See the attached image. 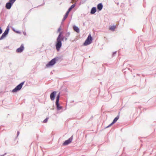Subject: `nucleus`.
Wrapping results in <instances>:
<instances>
[{
	"mask_svg": "<svg viewBox=\"0 0 156 156\" xmlns=\"http://www.w3.org/2000/svg\"><path fill=\"white\" fill-rule=\"evenodd\" d=\"M61 30V27H60L58 28L57 30V32H60V34L58 36L56 40V47L57 51H59L60 48L61 47L62 45L61 41H62L63 40V38L61 37V35L62 33L60 32Z\"/></svg>",
	"mask_w": 156,
	"mask_h": 156,
	"instance_id": "f257e3e1",
	"label": "nucleus"
},
{
	"mask_svg": "<svg viewBox=\"0 0 156 156\" xmlns=\"http://www.w3.org/2000/svg\"><path fill=\"white\" fill-rule=\"evenodd\" d=\"M92 40V37L90 34H89L87 38L83 43V45L86 46L88 45L91 43Z\"/></svg>",
	"mask_w": 156,
	"mask_h": 156,
	"instance_id": "f03ea898",
	"label": "nucleus"
},
{
	"mask_svg": "<svg viewBox=\"0 0 156 156\" xmlns=\"http://www.w3.org/2000/svg\"><path fill=\"white\" fill-rule=\"evenodd\" d=\"M24 82H23L17 86L12 90V92H16L17 91L20 90L22 88L23 85L24 84Z\"/></svg>",
	"mask_w": 156,
	"mask_h": 156,
	"instance_id": "7ed1b4c3",
	"label": "nucleus"
},
{
	"mask_svg": "<svg viewBox=\"0 0 156 156\" xmlns=\"http://www.w3.org/2000/svg\"><path fill=\"white\" fill-rule=\"evenodd\" d=\"M16 0H9V2L7 3L5 5L6 8L7 9H10L12 5L13 4Z\"/></svg>",
	"mask_w": 156,
	"mask_h": 156,
	"instance_id": "20e7f679",
	"label": "nucleus"
},
{
	"mask_svg": "<svg viewBox=\"0 0 156 156\" xmlns=\"http://www.w3.org/2000/svg\"><path fill=\"white\" fill-rule=\"evenodd\" d=\"M59 97L60 95L59 94H58V95L56 97V105L57 108V109L58 110H59L61 108V107L59 106V105L58 103Z\"/></svg>",
	"mask_w": 156,
	"mask_h": 156,
	"instance_id": "39448f33",
	"label": "nucleus"
},
{
	"mask_svg": "<svg viewBox=\"0 0 156 156\" xmlns=\"http://www.w3.org/2000/svg\"><path fill=\"white\" fill-rule=\"evenodd\" d=\"M56 59L55 58L53 59L46 65L48 67L50 66L53 65L56 63Z\"/></svg>",
	"mask_w": 156,
	"mask_h": 156,
	"instance_id": "423d86ee",
	"label": "nucleus"
},
{
	"mask_svg": "<svg viewBox=\"0 0 156 156\" xmlns=\"http://www.w3.org/2000/svg\"><path fill=\"white\" fill-rule=\"evenodd\" d=\"M9 30V28H7L4 32L2 35V36L0 37V40L3 39L5 37L6 35L8 33Z\"/></svg>",
	"mask_w": 156,
	"mask_h": 156,
	"instance_id": "0eeeda50",
	"label": "nucleus"
},
{
	"mask_svg": "<svg viewBox=\"0 0 156 156\" xmlns=\"http://www.w3.org/2000/svg\"><path fill=\"white\" fill-rule=\"evenodd\" d=\"M56 93V91H53L51 94L50 98L52 101H53L55 99Z\"/></svg>",
	"mask_w": 156,
	"mask_h": 156,
	"instance_id": "6e6552de",
	"label": "nucleus"
},
{
	"mask_svg": "<svg viewBox=\"0 0 156 156\" xmlns=\"http://www.w3.org/2000/svg\"><path fill=\"white\" fill-rule=\"evenodd\" d=\"M73 138H72V137L69 138V139L65 141V142L63 143V145H68V144H69L71 142Z\"/></svg>",
	"mask_w": 156,
	"mask_h": 156,
	"instance_id": "1a4fd4ad",
	"label": "nucleus"
},
{
	"mask_svg": "<svg viewBox=\"0 0 156 156\" xmlns=\"http://www.w3.org/2000/svg\"><path fill=\"white\" fill-rule=\"evenodd\" d=\"M24 49V47L23 44H22L20 48L16 50V52L18 53L21 52Z\"/></svg>",
	"mask_w": 156,
	"mask_h": 156,
	"instance_id": "9d476101",
	"label": "nucleus"
},
{
	"mask_svg": "<svg viewBox=\"0 0 156 156\" xmlns=\"http://www.w3.org/2000/svg\"><path fill=\"white\" fill-rule=\"evenodd\" d=\"M119 116H117L114 119V120L112 122L111 124H110L107 127L111 126L114 123H115L117 121V120L119 119Z\"/></svg>",
	"mask_w": 156,
	"mask_h": 156,
	"instance_id": "9b49d317",
	"label": "nucleus"
},
{
	"mask_svg": "<svg viewBox=\"0 0 156 156\" xmlns=\"http://www.w3.org/2000/svg\"><path fill=\"white\" fill-rule=\"evenodd\" d=\"M103 8V5L101 3H99L97 5V8L99 10H101Z\"/></svg>",
	"mask_w": 156,
	"mask_h": 156,
	"instance_id": "f8f14e48",
	"label": "nucleus"
},
{
	"mask_svg": "<svg viewBox=\"0 0 156 156\" xmlns=\"http://www.w3.org/2000/svg\"><path fill=\"white\" fill-rule=\"evenodd\" d=\"M73 29L77 33H79V29L78 28V27H76L75 26H74L73 27Z\"/></svg>",
	"mask_w": 156,
	"mask_h": 156,
	"instance_id": "ddd939ff",
	"label": "nucleus"
},
{
	"mask_svg": "<svg viewBox=\"0 0 156 156\" xmlns=\"http://www.w3.org/2000/svg\"><path fill=\"white\" fill-rule=\"evenodd\" d=\"M96 11V8L95 7H93L91 10V13L93 14Z\"/></svg>",
	"mask_w": 156,
	"mask_h": 156,
	"instance_id": "4468645a",
	"label": "nucleus"
},
{
	"mask_svg": "<svg viewBox=\"0 0 156 156\" xmlns=\"http://www.w3.org/2000/svg\"><path fill=\"white\" fill-rule=\"evenodd\" d=\"M116 28V27L115 26H111L110 28L109 29L110 30H111L112 31H114L115 29Z\"/></svg>",
	"mask_w": 156,
	"mask_h": 156,
	"instance_id": "2eb2a0df",
	"label": "nucleus"
},
{
	"mask_svg": "<svg viewBox=\"0 0 156 156\" xmlns=\"http://www.w3.org/2000/svg\"><path fill=\"white\" fill-rule=\"evenodd\" d=\"M69 14V12H67L66 14H65V15L64 16V18H63V21L65 20L67 18Z\"/></svg>",
	"mask_w": 156,
	"mask_h": 156,
	"instance_id": "dca6fc26",
	"label": "nucleus"
},
{
	"mask_svg": "<svg viewBox=\"0 0 156 156\" xmlns=\"http://www.w3.org/2000/svg\"><path fill=\"white\" fill-rule=\"evenodd\" d=\"M75 6V5L74 4H73V5H72L70 7L69 9L67 11V12H68L69 13V12L71 11V9L73 8Z\"/></svg>",
	"mask_w": 156,
	"mask_h": 156,
	"instance_id": "f3484780",
	"label": "nucleus"
},
{
	"mask_svg": "<svg viewBox=\"0 0 156 156\" xmlns=\"http://www.w3.org/2000/svg\"><path fill=\"white\" fill-rule=\"evenodd\" d=\"M48 118H46V119H45L43 121V122L44 123H46L48 120Z\"/></svg>",
	"mask_w": 156,
	"mask_h": 156,
	"instance_id": "a211bd4d",
	"label": "nucleus"
},
{
	"mask_svg": "<svg viewBox=\"0 0 156 156\" xmlns=\"http://www.w3.org/2000/svg\"><path fill=\"white\" fill-rule=\"evenodd\" d=\"M70 35V33H67L66 34V37H68Z\"/></svg>",
	"mask_w": 156,
	"mask_h": 156,
	"instance_id": "6ab92c4d",
	"label": "nucleus"
},
{
	"mask_svg": "<svg viewBox=\"0 0 156 156\" xmlns=\"http://www.w3.org/2000/svg\"><path fill=\"white\" fill-rule=\"evenodd\" d=\"M2 32V30L0 28V34H1Z\"/></svg>",
	"mask_w": 156,
	"mask_h": 156,
	"instance_id": "aec40b11",
	"label": "nucleus"
},
{
	"mask_svg": "<svg viewBox=\"0 0 156 156\" xmlns=\"http://www.w3.org/2000/svg\"><path fill=\"white\" fill-rule=\"evenodd\" d=\"M23 34H24V35H26V32H23Z\"/></svg>",
	"mask_w": 156,
	"mask_h": 156,
	"instance_id": "412c9836",
	"label": "nucleus"
},
{
	"mask_svg": "<svg viewBox=\"0 0 156 156\" xmlns=\"http://www.w3.org/2000/svg\"><path fill=\"white\" fill-rule=\"evenodd\" d=\"M67 37H65V41L67 40Z\"/></svg>",
	"mask_w": 156,
	"mask_h": 156,
	"instance_id": "4be33fe9",
	"label": "nucleus"
},
{
	"mask_svg": "<svg viewBox=\"0 0 156 156\" xmlns=\"http://www.w3.org/2000/svg\"><path fill=\"white\" fill-rule=\"evenodd\" d=\"M19 133H20L18 131L17 132V135H18L19 134Z\"/></svg>",
	"mask_w": 156,
	"mask_h": 156,
	"instance_id": "5701e85b",
	"label": "nucleus"
},
{
	"mask_svg": "<svg viewBox=\"0 0 156 156\" xmlns=\"http://www.w3.org/2000/svg\"><path fill=\"white\" fill-rule=\"evenodd\" d=\"M16 32L17 33H20V32H19V31H16Z\"/></svg>",
	"mask_w": 156,
	"mask_h": 156,
	"instance_id": "b1692460",
	"label": "nucleus"
}]
</instances>
